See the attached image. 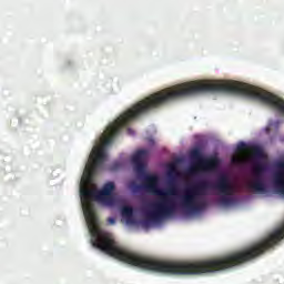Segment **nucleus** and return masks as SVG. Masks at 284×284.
<instances>
[{
	"label": "nucleus",
	"mask_w": 284,
	"mask_h": 284,
	"mask_svg": "<svg viewBox=\"0 0 284 284\" xmlns=\"http://www.w3.org/2000/svg\"><path fill=\"white\" fill-rule=\"evenodd\" d=\"M114 190H116L114 182H108L100 191L84 189L80 192L84 219L91 234L93 247L128 265L161 274L196 275L219 272V256L195 262H170L143 255L119 245L112 234L99 227V217L94 211V204H92V199H95V201H100L108 207H114L116 205V196L112 194Z\"/></svg>",
	"instance_id": "1"
},
{
	"label": "nucleus",
	"mask_w": 284,
	"mask_h": 284,
	"mask_svg": "<svg viewBox=\"0 0 284 284\" xmlns=\"http://www.w3.org/2000/svg\"><path fill=\"white\" fill-rule=\"evenodd\" d=\"M139 176H143L142 185L136 182H132L130 184L132 192H141V190H145V192H149L150 194L160 196L159 200L152 204L151 211L145 213L143 225L150 226L153 223H161L163 219L174 216V214H176V202H174L172 196L176 194V189H160L159 183L161 179L156 174L144 173L139 174Z\"/></svg>",
	"instance_id": "2"
},
{
	"label": "nucleus",
	"mask_w": 284,
	"mask_h": 284,
	"mask_svg": "<svg viewBox=\"0 0 284 284\" xmlns=\"http://www.w3.org/2000/svg\"><path fill=\"white\" fill-rule=\"evenodd\" d=\"M207 190H216L220 194H234V185L227 174H221L212 184L209 181H200L183 191L180 205L187 214H194L201 210L199 199L207 195Z\"/></svg>",
	"instance_id": "3"
},
{
	"label": "nucleus",
	"mask_w": 284,
	"mask_h": 284,
	"mask_svg": "<svg viewBox=\"0 0 284 284\" xmlns=\"http://www.w3.org/2000/svg\"><path fill=\"white\" fill-rule=\"evenodd\" d=\"M267 172V165L257 162L253 166V180L248 183V189L258 194L267 191V185L265 184V179L263 174Z\"/></svg>",
	"instance_id": "4"
},
{
	"label": "nucleus",
	"mask_w": 284,
	"mask_h": 284,
	"mask_svg": "<svg viewBox=\"0 0 284 284\" xmlns=\"http://www.w3.org/2000/svg\"><path fill=\"white\" fill-rule=\"evenodd\" d=\"M190 156L201 170H216L219 168V160L216 158H203L200 149L192 150Z\"/></svg>",
	"instance_id": "5"
},
{
	"label": "nucleus",
	"mask_w": 284,
	"mask_h": 284,
	"mask_svg": "<svg viewBox=\"0 0 284 284\" xmlns=\"http://www.w3.org/2000/svg\"><path fill=\"white\" fill-rule=\"evenodd\" d=\"M150 154V151L145 149H141L134 153L132 156V163L134 165V170L136 174H145V159H148V155Z\"/></svg>",
	"instance_id": "6"
},
{
	"label": "nucleus",
	"mask_w": 284,
	"mask_h": 284,
	"mask_svg": "<svg viewBox=\"0 0 284 284\" xmlns=\"http://www.w3.org/2000/svg\"><path fill=\"white\" fill-rule=\"evenodd\" d=\"M166 175L169 178L168 190H170V187H174L175 190L174 196H176V194L179 193V190L176 189V184H174V180L176 179V176H179V169L176 168L175 163L169 164Z\"/></svg>",
	"instance_id": "7"
},
{
	"label": "nucleus",
	"mask_w": 284,
	"mask_h": 284,
	"mask_svg": "<svg viewBox=\"0 0 284 284\" xmlns=\"http://www.w3.org/2000/svg\"><path fill=\"white\" fill-rule=\"evenodd\" d=\"M121 214L123 219H126V221H132V217L134 216V209L132 206H123L121 209Z\"/></svg>",
	"instance_id": "8"
},
{
	"label": "nucleus",
	"mask_w": 284,
	"mask_h": 284,
	"mask_svg": "<svg viewBox=\"0 0 284 284\" xmlns=\"http://www.w3.org/2000/svg\"><path fill=\"white\" fill-rule=\"evenodd\" d=\"M250 152H251L252 156H255V159H261V156H263V150H261L256 145L251 146Z\"/></svg>",
	"instance_id": "9"
},
{
	"label": "nucleus",
	"mask_w": 284,
	"mask_h": 284,
	"mask_svg": "<svg viewBox=\"0 0 284 284\" xmlns=\"http://www.w3.org/2000/svg\"><path fill=\"white\" fill-rule=\"evenodd\" d=\"M233 194H222V196L220 199V203L222 205H232V195Z\"/></svg>",
	"instance_id": "10"
},
{
	"label": "nucleus",
	"mask_w": 284,
	"mask_h": 284,
	"mask_svg": "<svg viewBox=\"0 0 284 284\" xmlns=\"http://www.w3.org/2000/svg\"><path fill=\"white\" fill-rule=\"evenodd\" d=\"M237 152H245L248 150L247 145L245 142H240L236 146Z\"/></svg>",
	"instance_id": "11"
},
{
	"label": "nucleus",
	"mask_w": 284,
	"mask_h": 284,
	"mask_svg": "<svg viewBox=\"0 0 284 284\" xmlns=\"http://www.w3.org/2000/svg\"><path fill=\"white\" fill-rule=\"evenodd\" d=\"M108 223L109 225H114V223H116V220L114 217H109Z\"/></svg>",
	"instance_id": "12"
},
{
	"label": "nucleus",
	"mask_w": 284,
	"mask_h": 284,
	"mask_svg": "<svg viewBox=\"0 0 284 284\" xmlns=\"http://www.w3.org/2000/svg\"><path fill=\"white\" fill-rule=\"evenodd\" d=\"M232 163H241V159L234 156L232 158Z\"/></svg>",
	"instance_id": "13"
},
{
	"label": "nucleus",
	"mask_w": 284,
	"mask_h": 284,
	"mask_svg": "<svg viewBox=\"0 0 284 284\" xmlns=\"http://www.w3.org/2000/svg\"><path fill=\"white\" fill-rule=\"evenodd\" d=\"M128 133L129 134H134V131H132V129H128Z\"/></svg>",
	"instance_id": "14"
},
{
	"label": "nucleus",
	"mask_w": 284,
	"mask_h": 284,
	"mask_svg": "<svg viewBox=\"0 0 284 284\" xmlns=\"http://www.w3.org/2000/svg\"><path fill=\"white\" fill-rule=\"evenodd\" d=\"M271 129H272V124H270V125L266 128L267 132H270Z\"/></svg>",
	"instance_id": "15"
}]
</instances>
